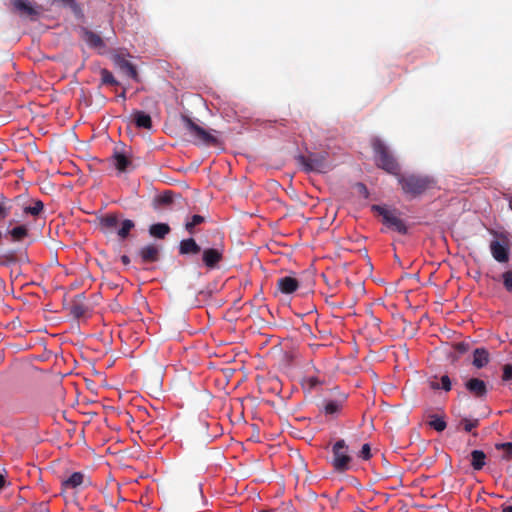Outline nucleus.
Segmentation results:
<instances>
[{
	"instance_id": "f257e3e1",
	"label": "nucleus",
	"mask_w": 512,
	"mask_h": 512,
	"mask_svg": "<svg viewBox=\"0 0 512 512\" xmlns=\"http://www.w3.org/2000/svg\"><path fill=\"white\" fill-rule=\"evenodd\" d=\"M398 183L403 192L412 198L423 194L427 190L431 189L435 184L433 178L416 174L399 175Z\"/></svg>"
},
{
	"instance_id": "f03ea898",
	"label": "nucleus",
	"mask_w": 512,
	"mask_h": 512,
	"mask_svg": "<svg viewBox=\"0 0 512 512\" xmlns=\"http://www.w3.org/2000/svg\"><path fill=\"white\" fill-rule=\"evenodd\" d=\"M372 148L375 154L376 165L390 174L398 175L399 165L384 142L379 138H375L372 140Z\"/></svg>"
},
{
	"instance_id": "7ed1b4c3",
	"label": "nucleus",
	"mask_w": 512,
	"mask_h": 512,
	"mask_svg": "<svg viewBox=\"0 0 512 512\" xmlns=\"http://www.w3.org/2000/svg\"><path fill=\"white\" fill-rule=\"evenodd\" d=\"M352 457L349 455V448L343 439H339L332 447L331 464L338 473H343L351 468Z\"/></svg>"
},
{
	"instance_id": "20e7f679",
	"label": "nucleus",
	"mask_w": 512,
	"mask_h": 512,
	"mask_svg": "<svg viewBox=\"0 0 512 512\" xmlns=\"http://www.w3.org/2000/svg\"><path fill=\"white\" fill-rule=\"evenodd\" d=\"M296 159L306 172L324 173L330 169L326 154L312 153L309 156L299 155Z\"/></svg>"
},
{
	"instance_id": "39448f33",
	"label": "nucleus",
	"mask_w": 512,
	"mask_h": 512,
	"mask_svg": "<svg viewBox=\"0 0 512 512\" xmlns=\"http://www.w3.org/2000/svg\"><path fill=\"white\" fill-rule=\"evenodd\" d=\"M183 122L189 133L195 138L196 143L212 147L219 145V140L215 136L194 123L189 117H183Z\"/></svg>"
},
{
	"instance_id": "423d86ee",
	"label": "nucleus",
	"mask_w": 512,
	"mask_h": 512,
	"mask_svg": "<svg viewBox=\"0 0 512 512\" xmlns=\"http://www.w3.org/2000/svg\"><path fill=\"white\" fill-rule=\"evenodd\" d=\"M372 209L376 211L380 216H382V222L385 226L398 232L399 234H407L408 228L406 224L394 212L379 205H374Z\"/></svg>"
},
{
	"instance_id": "0eeeda50",
	"label": "nucleus",
	"mask_w": 512,
	"mask_h": 512,
	"mask_svg": "<svg viewBox=\"0 0 512 512\" xmlns=\"http://www.w3.org/2000/svg\"><path fill=\"white\" fill-rule=\"evenodd\" d=\"M201 252L202 263L208 270H214L218 268L219 264L223 261L224 248L221 245L205 248Z\"/></svg>"
},
{
	"instance_id": "6e6552de",
	"label": "nucleus",
	"mask_w": 512,
	"mask_h": 512,
	"mask_svg": "<svg viewBox=\"0 0 512 512\" xmlns=\"http://www.w3.org/2000/svg\"><path fill=\"white\" fill-rule=\"evenodd\" d=\"M466 391L476 399L485 400L488 394L486 383L479 378H470L464 383Z\"/></svg>"
},
{
	"instance_id": "1a4fd4ad",
	"label": "nucleus",
	"mask_w": 512,
	"mask_h": 512,
	"mask_svg": "<svg viewBox=\"0 0 512 512\" xmlns=\"http://www.w3.org/2000/svg\"><path fill=\"white\" fill-rule=\"evenodd\" d=\"M201 246L192 237L183 239L178 246V253L185 257H194L201 253Z\"/></svg>"
},
{
	"instance_id": "9d476101",
	"label": "nucleus",
	"mask_w": 512,
	"mask_h": 512,
	"mask_svg": "<svg viewBox=\"0 0 512 512\" xmlns=\"http://www.w3.org/2000/svg\"><path fill=\"white\" fill-rule=\"evenodd\" d=\"M114 64L128 77L132 78L135 81H139L138 72L135 65L127 60L123 55H115L113 57Z\"/></svg>"
},
{
	"instance_id": "9b49d317",
	"label": "nucleus",
	"mask_w": 512,
	"mask_h": 512,
	"mask_svg": "<svg viewBox=\"0 0 512 512\" xmlns=\"http://www.w3.org/2000/svg\"><path fill=\"white\" fill-rule=\"evenodd\" d=\"M138 256L143 264L157 262L160 259V248L156 244H148L139 250Z\"/></svg>"
},
{
	"instance_id": "f8f14e48",
	"label": "nucleus",
	"mask_w": 512,
	"mask_h": 512,
	"mask_svg": "<svg viewBox=\"0 0 512 512\" xmlns=\"http://www.w3.org/2000/svg\"><path fill=\"white\" fill-rule=\"evenodd\" d=\"M15 220H10L8 227L12 226ZM5 237H10L12 242H21L29 235V230L26 225H18L13 228H7Z\"/></svg>"
},
{
	"instance_id": "ddd939ff",
	"label": "nucleus",
	"mask_w": 512,
	"mask_h": 512,
	"mask_svg": "<svg viewBox=\"0 0 512 512\" xmlns=\"http://www.w3.org/2000/svg\"><path fill=\"white\" fill-rule=\"evenodd\" d=\"M277 288L283 294H292L299 288V282L291 276H284L277 280Z\"/></svg>"
},
{
	"instance_id": "4468645a",
	"label": "nucleus",
	"mask_w": 512,
	"mask_h": 512,
	"mask_svg": "<svg viewBox=\"0 0 512 512\" xmlns=\"http://www.w3.org/2000/svg\"><path fill=\"white\" fill-rule=\"evenodd\" d=\"M491 254L494 259L500 263L507 262L509 259L507 247L497 240H494L490 244Z\"/></svg>"
},
{
	"instance_id": "2eb2a0df",
	"label": "nucleus",
	"mask_w": 512,
	"mask_h": 512,
	"mask_svg": "<svg viewBox=\"0 0 512 512\" xmlns=\"http://www.w3.org/2000/svg\"><path fill=\"white\" fill-rule=\"evenodd\" d=\"M13 6L22 16L34 19L39 15V11L26 0H14Z\"/></svg>"
},
{
	"instance_id": "dca6fc26",
	"label": "nucleus",
	"mask_w": 512,
	"mask_h": 512,
	"mask_svg": "<svg viewBox=\"0 0 512 512\" xmlns=\"http://www.w3.org/2000/svg\"><path fill=\"white\" fill-rule=\"evenodd\" d=\"M111 160L115 168L121 173L126 172L132 165L130 157L120 151H114Z\"/></svg>"
},
{
	"instance_id": "f3484780",
	"label": "nucleus",
	"mask_w": 512,
	"mask_h": 512,
	"mask_svg": "<svg viewBox=\"0 0 512 512\" xmlns=\"http://www.w3.org/2000/svg\"><path fill=\"white\" fill-rule=\"evenodd\" d=\"M346 401V396L342 395L338 399L326 400L323 404V411L326 415H336L340 413Z\"/></svg>"
},
{
	"instance_id": "a211bd4d",
	"label": "nucleus",
	"mask_w": 512,
	"mask_h": 512,
	"mask_svg": "<svg viewBox=\"0 0 512 512\" xmlns=\"http://www.w3.org/2000/svg\"><path fill=\"white\" fill-rule=\"evenodd\" d=\"M99 224L104 232H111L116 229L119 224L118 215L114 213L106 214L100 218Z\"/></svg>"
},
{
	"instance_id": "6ab92c4d",
	"label": "nucleus",
	"mask_w": 512,
	"mask_h": 512,
	"mask_svg": "<svg viewBox=\"0 0 512 512\" xmlns=\"http://www.w3.org/2000/svg\"><path fill=\"white\" fill-rule=\"evenodd\" d=\"M133 119L136 127L143 129H151L152 128V119L149 114L144 111L135 110L133 112Z\"/></svg>"
},
{
	"instance_id": "aec40b11",
	"label": "nucleus",
	"mask_w": 512,
	"mask_h": 512,
	"mask_svg": "<svg viewBox=\"0 0 512 512\" xmlns=\"http://www.w3.org/2000/svg\"><path fill=\"white\" fill-rule=\"evenodd\" d=\"M489 362V353L488 351L481 347L476 348L473 352V365L480 369L486 366Z\"/></svg>"
},
{
	"instance_id": "412c9836",
	"label": "nucleus",
	"mask_w": 512,
	"mask_h": 512,
	"mask_svg": "<svg viewBox=\"0 0 512 512\" xmlns=\"http://www.w3.org/2000/svg\"><path fill=\"white\" fill-rule=\"evenodd\" d=\"M171 231V228L166 223H156L149 227V234L158 239H164Z\"/></svg>"
},
{
	"instance_id": "4be33fe9",
	"label": "nucleus",
	"mask_w": 512,
	"mask_h": 512,
	"mask_svg": "<svg viewBox=\"0 0 512 512\" xmlns=\"http://www.w3.org/2000/svg\"><path fill=\"white\" fill-rule=\"evenodd\" d=\"M84 480V475L81 472L72 473L67 479L61 482L64 489H75L79 487Z\"/></svg>"
},
{
	"instance_id": "5701e85b",
	"label": "nucleus",
	"mask_w": 512,
	"mask_h": 512,
	"mask_svg": "<svg viewBox=\"0 0 512 512\" xmlns=\"http://www.w3.org/2000/svg\"><path fill=\"white\" fill-rule=\"evenodd\" d=\"M486 455L481 450H473L471 452V466L474 470L480 471L485 466Z\"/></svg>"
},
{
	"instance_id": "b1692460",
	"label": "nucleus",
	"mask_w": 512,
	"mask_h": 512,
	"mask_svg": "<svg viewBox=\"0 0 512 512\" xmlns=\"http://www.w3.org/2000/svg\"><path fill=\"white\" fill-rule=\"evenodd\" d=\"M84 39L87 42V44L92 48L104 47V41L102 40V38L92 31L86 30L84 32Z\"/></svg>"
},
{
	"instance_id": "393cba45",
	"label": "nucleus",
	"mask_w": 512,
	"mask_h": 512,
	"mask_svg": "<svg viewBox=\"0 0 512 512\" xmlns=\"http://www.w3.org/2000/svg\"><path fill=\"white\" fill-rule=\"evenodd\" d=\"M204 222L205 218L203 216L195 214L187 218L185 222V229L190 235H194L196 233L195 227Z\"/></svg>"
},
{
	"instance_id": "a878e982",
	"label": "nucleus",
	"mask_w": 512,
	"mask_h": 512,
	"mask_svg": "<svg viewBox=\"0 0 512 512\" xmlns=\"http://www.w3.org/2000/svg\"><path fill=\"white\" fill-rule=\"evenodd\" d=\"M135 228V223L134 221L130 220V219H125L121 222V226L120 228L117 230V235L118 237L121 239V240H124L126 239L129 234H130V231L132 229Z\"/></svg>"
},
{
	"instance_id": "bb28decb",
	"label": "nucleus",
	"mask_w": 512,
	"mask_h": 512,
	"mask_svg": "<svg viewBox=\"0 0 512 512\" xmlns=\"http://www.w3.org/2000/svg\"><path fill=\"white\" fill-rule=\"evenodd\" d=\"M428 424L431 428L435 429L438 432L444 431L447 427V423L444 417L436 414L430 416Z\"/></svg>"
},
{
	"instance_id": "cd10ccee",
	"label": "nucleus",
	"mask_w": 512,
	"mask_h": 512,
	"mask_svg": "<svg viewBox=\"0 0 512 512\" xmlns=\"http://www.w3.org/2000/svg\"><path fill=\"white\" fill-rule=\"evenodd\" d=\"M12 203L11 200L0 195V221L5 220L11 213Z\"/></svg>"
},
{
	"instance_id": "c85d7f7f",
	"label": "nucleus",
	"mask_w": 512,
	"mask_h": 512,
	"mask_svg": "<svg viewBox=\"0 0 512 512\" xmlns=\"http://www.w3.org/2000/svg\"><path fill=\"white\" fill-rule=\"evenodd\" d=\"M497 450H503L502 458L506 461H512V442L497 443L495 444Z\"/></svg>"
},
{
	"instance_id": "c756f323",
	"label": "nucleus",
	"mask_w": 512,
	"mask_h": 512,
	"mask_svg": "<svg viewBox=\"0 0 512 512\" xmlns=\"http://www.w3.org/2000/svg\"><path fill=\"white\" fill-rule=\"evenodd\" d=\"M44 209V204L41 200H36L32 206H27L24 208V213L30 214L33 216H38Z\"/></svg>"
},
{
	"instance_id": "7c9ffc66",
	"label": "nucleus",
	"mask_w": 512,
	"mask_h": 512,
	"mask_svg": "<svg viewBox=\"0 0 512 512\" xmlns=\"http://www.w3.org/2000/svg\"><path fill=\"white\" fill-rule=\"evenodd\" d=\"M172 201H173V193L171 191H166L154 199L155 205H158V206L168 205V204L172 203Z\"/></svg>"
},
{
	"instance_id": "2f4dec72",
	"label": "nucleus",
	"mask_w": 512,
	"mask_h": 512,
	"mask_svg": "<svg viewBox=\"0 0 512 512\" xmlns=\"http://www.w3.org/2000/svg\"><path fill=\"white\" fill-rule=\"evenodd\" d=\"M100 74H101L102 84H105V85H117L118 84V81L115 79V77L109 70L102 69Z\"/></svg>"
},
{
	"instance_id": "473e14b6",
	"label": "nucleus",
	"mask_w": 512,
	"mask_h": 512,
	"mask_svg": "<svg viewBox=\"0 0 512 512\" xmlns=\"http://www.w3.org/2000/svg\"><path fill=\"white\" fill-rule=\"evenodd\" d=\"M86 307L81 304V303H78V302H74L70 308V313L75 317V318H81L85 315L86 313Z\"/></svg>"
},
{
	"instance_id": "72a5a7b5",
	"label": "nucleus",
	"mask_w": 512,
	"mask_h": 512,
	"mask_svg": "<svg viewBox=\"0 0 512 512\" xmlns=\"http://www.w3.org/2000/svg\"><path fill=\"white\" fill-rule=\"evenodd\" d=\"M501 278L506 291L512 293V269L502 273Z\"/></svg>"
},
{
	"instance_id": "f704fd0d",
	"label": "nucleus",
	"mask_w": 512,
	"mask_h": 512,
	"mask_svg": "<svg viewBox=\"0 0 512 512\" xmlns=\"http://www.w3.org/2000/svg\"><path fill=\"white\" fill-rule=\"evenodd\" d=\"M439 389L444 390L445 392H449L452 388V382L448 375H442L439 379Z\"/></svg>"
},
{
	"instance_id": "c9c22d12",
	"label": "nucleus",
	"mask_w": 512,
	"mask_h": 512,
	"mask_svg": "<svg viewBox=\"0 0 512 512\" xmlns=\"http://www.w3.org/2000/svg\"><path fill=\"white\" fill-rule=\"evenodd\" d=\"M2 265H9L17 262V257L14 252H7L0 256Z\"/></svg>"
},
{
	"instance_id": "e433bc0d",
	"label": "nucleus",
	"mask_w": 512,
	"mask_h": 512,
	"mask_svg": "<svg viewBox=\"0 0 512 512\" xmlns=\"http://www.w3.org/2000/svg\"><path fill=\"white\" fill-rule=\"evenodd\" d=\"M461 424L463 425V428L466 432H471L472 429L476 428L479 425V420L478 419L470 420V419L464 418L461 421Z\"/></svg>"
},
{
	"instance_id": "4c0bfd02",
	"label": "nucleus",
	"mask_w": 512,
	"mask_h": 512,
	"mask_svg": "<svg viewBox=\"0 0 512 512\" xmlns=\"http://www.w3.org/2000/svg\"><path fill=\"white\" fill-rule=\"evenodd\" d=\"M371 448L369 444H364L359 451V457L363 460H369L371 458Z\"/></svg>"
},
{
	"instance_id": "58836bf2",
	"label": "nucleus",
	"mask_w": 512,
	"mask_h": 512,
	"mask_svg": "<svg viewBox=\"0 0 512 512\" xmlns=\"http://www.w3.org/2000/svg\"><path fill=\"white\" fill-rule=\"evenodd\" d=\"M511 379H512V365L511 364H505L503 366L502 380L503 381H509Z\"/></svg>"
},
{
	"instance_id": "ea45409f",
	"label": "nucleus",
	"mask_w": 512,
	"mask_h": 512,
	"mask_svg": "<svg viewBox=\"0 0 512 512\" xmlns=\"http://www.w3.org/2000/svg\"><path fill=\"white\" fill-rule=\"evenodd\" d=\"M429 386L433 390H440L439 389L440 383H439V381H437L436 378L434 380H430L429 381Z\"/></svg>"
},
{
	"instance_id": "a19ab883",
	"label": "nucleus",
	"mask_w": 512,
	"mask_h": 512,
	"mask_svg": "<svg viewBox=\"0 0 512 512\" xmlns=\"http://www.w3.org/2000/svg\"><path fill=\"white\" fill-rule=\"evenodd\" d=\"M308 382H309V384H310V386H311V387H315L316 385H318V384H319L318 379H317V378H315V377H310V378L308 379Z\"/></svg>"
},
{
	"instance_id": "79ce46f5",
	"label": "nucleus",
	"mask_w": 512,
	"mask_h": 512,
	"mask_svg": "<svg viewBox=\"0 0 512 512\" xmlns=\"http://www.w3.org/2000/svg\"><path fill=\"white\" fill-rule=\"evenodd\" d=\"M502 512H512V505H502L501 506Z\"/></svg>"
},
{
	"instance_id": "37998d69",
	"label": "nucleus",
	"mask_w": 512,
	"mask_h": 512,
	"mask_svg": "<svg viewBox=\"0 0 512 512\" xmlns=\"http://www.w3.org/2000/svg\"><path fill=\"white\" fill-rule=\"evenodd\" d=\"M121 262L124 264V265H128L130 263V258L127 256V255H122L121 256Z\"/></svg>"
},
{
	"instance_id": "c03bdc74",
	"label": "nucleus",
	"mask_w": 512,
	"mask_h": 512,
	"mask_svg": "<svg viewBox=\"0 0 512 512\" xmlns=\"http://www.w3.org/2000/svg\"><path fill=\"white\" fill-rule=\"evenodd\" d=\"M5 483H6V481H5L4 476H3L2 474H0V490H1L2 488H4Z\"/></svg>"
},
{
	"instance_id": "a18cd8bd",
	"label": "nucleus",
	"mask_w": 512,
	"mask_h": 512,
	"mask_svg": "<svg viewBox=\"0 0 512 512\" xmlns=\"http://www.w3.org/2000/svg\"><path fill=\"white\" fill-rule=\"evenodd\" d=\"M457 347H458V350H459V351H465V349H466V348H465V345H464L463 343L458 344V346H457Z\"/></svg>"
},
{
	"instance_id": "49530a36",
	"label": "nucleus",
	"mask_w": 512,
	"mask_h": 512,
	"mask_svg": "<svg viewBox=\"0 0 512 512\" xmlns=\"http://www.w3.org/2000/svg\"><path fill=\"white\" fill-rule=\"evenodd\" d=\"M119 97L125 100V98H126L125 92L123 91V92L119 95Z\"/></svg>"
},
{
	"instance_id": "de8ad7c7",
	"label": "nucleus",
	"mask_w": 512,
	"mask_h": 512,
	"mask_svg": "<svg viewBox=\"0 0 512 512\" xmlns=\"http://www.w3.org/2000/svg\"><path fill=\"white\" fill-rule=\"evenodd\" d=\"M259 512H274V509L260 510Z\"/></svg>"
},
{
	"instance_id": "09e8293b",
	"label": "nucleus",
	"mask_w": 512,
	"mask_h": 512,
	"mask_svg": "<svg viewBox=\"0 0 512 512\" xmlns=\"http://www.w3.org/2000/svg\"><path fill=\"white\" fill-rule=\"evenodd\" d=\"M359 186H360L363 190H365V191H366V187H365V185H363V184H359Z\"/></svg>"
},
{
	"instance_id": "8fccbe9b",
	"label": "nucleus",
	"mask_w": 512,
	"mask_h": 512,
	"mask_svg": "<svg viewBox=\"0 0 512 512\" xmlns=\"http://www.w3.org/2000/svg\"><path fill=\"white\" fill-rule=\"evenodd\" d=\"M274 512H276V510L274 509Z\"/></svg>"
}]
</instances>
